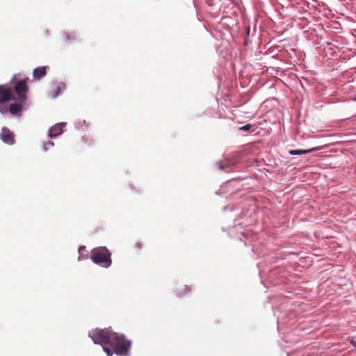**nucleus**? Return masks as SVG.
<instances>
[{"label":"nucleus","mask_w":356,"mask_h":356,"mask_svg":"<svg viewBox=\"0 0 356 356\" xmlns=\"http://www.w3.org/2000/svg\"><path fill=\"white\" fill-rule=\"evenodd\" d=\"M355 99L356 100V97L355 98Z\"/></svg>","instance_id":"obj_14"},{"label":"nucleus","mask_w":356,"mask_h":356,"mask_svg":"<svg viewBox=\"0 0 356 356\" xmlns=\"http://www.w3.org/2000/svg\"><path fill=\"white\" fill-rule=\"evenodd\" d=\"M11 99V91L5 86H0V104L9 101ZM7 108L0 104V112L6 113Z\"/></svg>","instance_id":"obj_4"},{"label":"nucleus","mask_w":356,"mask_h":356,"mask_svg":"<svg viewBox=\"0 0 356 356\" xmlns=\"http://www.w3.org/2000/svg\"><path fill=\"white\" fill-rule=\"evenodd\" d=\"M1 139L5 143L12 145L14 143L13 134L8 129L3 128L1 134Z\"/></svg>","instance_id":"obj_5"},{"label":"nucleus","mask_w":356,"mask_h":356,"mask_svg":"<svg viewBox=\"0 0 356 356\" xmlns=\"http://www.w3.org/2000/svg\"><path fill=\"white\" fill-rule=\"evenodd\" d=\"M46 74V67H40L36 68L33 71V77L35 79H40Z\"/></svg>","instance_id":"obj_7"},{"label":"nucleus","mask_w":356,"mask_h":356,"mask_svg":"<svg viewBox=\"0 0 356 356\" xmlns=\"http://www.w3.org/2000/svg\"><path fill=\"white\" fill-rule=\"evenodd\" d=\"M316 149L317 148H312V149H307V150H302V149L290 150L289 152V153L291 155H300V154H307V153L311 152L313 150Z\"/></svg>","instance_id":"obj_8"},{"label":"nucleus","mask_w":356,"mask_h":356,"mask_svg":"<svg viewBox=\"0 0 356 356\" xmlns=\"http://www.w3.org/2000/svg\"><path fill=\"white\" fill-rule=\"evenodd\" d=\"M85 250V247H84V246H81V247H80V248H79V253H81V251H82V250Z\"/></svg>","instance_id":"obj_13"},{"label":"nucleus","mask_w":356,"mask_h":356,"mask_svg":"<svg viewBox=\"0 0 356 356\" xmlns=\"http://www.w3.org/2000/svg\"><path fill=\"white\" fill-rule=\"evenodd\" d=\"M65 123H58L54 127H52L49 131V136L50 138L56 137L63 132V128L65 126Z\"/></svg>","instance_id":"obj_6"},{"label":"nucleus","mask_w":356,"mask_h":356,"mask_svg":"<svg viewBox=\"0 0 356 356\" xmlns=\"http://www.w3.org/2000/svg\"><path fill=\"white\" fill-rule=\"evenodd\" d=\"M91 259L94 263L106 268L111 264V254L104 247L94 248L91 252Z\"/></svg>","instance_id":"obj_2"},{"label":"nucleus","mask_w":356,"mask_h":356,"mask_svg":"<svg viewBox=\"0 0 356 356\" xmlns=\"http://www.w3.org/2000/svg\"><path fill=\"white\" fill-rule=\"evenodd\" d=\"M104 351L107 354L108 356H111L113 355V353L111 350H109L108 348L104 347L103 348Z\"/></svg>","instance_id":"obj_9"},{"label":"nucleus","mask_w":356,"mask_h":356,"mask_svg":"<svg viewBox=\"0 0 356 356\" xmlns=\"http://www.w3.org/2000/svg\"><path fill=\"white\" fill-rule=\"evenodd\" d=\"M47 145H49V146H53V145H54V144H53L52 143H50V142H49V143H48L47 144H46V145H44V149H48V148L46 147Z\"/></svg>","instance_id":"obj_12"},{"label":"nucleus","mask_w":356,"mask_h":356,"mask_svg":"<svg viewBox=\"0 0 356 356\" xmlns=\"http://www.w3.org/2000/svg\"><path fill=\"white\" fill-rule=\"evenodd\" d=\"M90 337L95 343L111 345L116 355L127 356L131 347V342L124 339L115 332H112L108 329H95L89 332Z\"/></svg>","instance_id":"obj_1"},{"label":"nucleus","mask_w":356,"mask_h":356,"mask_svg":"<svg viewBox=\"0 0 356 356\" xmlns=\"http://www.w3.org/2000/svg\"><path fill=\"white\" fill-rule=\"evenodd\" d=\"M26 91V83L24 81H19L15 86V92L18 95L19 104H13L10 107V113L13 115H18L22 111V106L26 101L25 92Z\"/></svg>","instance_id":"obj_3"},{"label":"nucleus","mask_w":356,"mask_h":356,"mask_svg":"<svg viewBox=\"0 0 356 356\" xmlns=\"http://www.w3.org/2000/svg\"><path fill=\"white\" fill-rule=\"evenodd\" d=\"M250 126L249 124H247L243 127L241 128V130L248 131L250 129Z\"/></svg>","instance_id":"obj_10"},{"label":"nucleus","mask_w":356,"mask_h":356,"mask_svg":"<svg viewBox=\"0 0 356 356\" xmlns=\"http://www.w3.org/2000/svg\"><path fill=\"white\" fill-rule=\"evenodd\" d=\"M60 92V88H58V91L51 94L52 97H56Z\"/></svg>","instance_id":"obj_11"}]
</instances>
